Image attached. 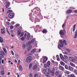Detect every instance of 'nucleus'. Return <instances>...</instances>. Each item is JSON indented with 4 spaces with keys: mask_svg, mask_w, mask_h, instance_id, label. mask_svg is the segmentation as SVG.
Returning a JSON list of instances; mask_svg holds the SVG:
<instances>
[{
    "mask_svg": "<svg viewBox=\"0 0 77 77\" xmlns=\"http://www.w3.org/2000/svg\"><path fill=\"white\" fill-rule=\"evenodd\" d=\"M65 33V29H64L63 30H61L60 31V34L62 38L63 37L62 35H64Z\"/></svg>",
    "mask_w": 77,
    "mask_h": 77,
    "instance_id": "1",
    "label": "nucleus"
},
{
    "mask_svg": "<svg viewBox=\"0 0 77 77\" xmlns=\"http://www.w3.org/2000/svg\"><path fill=\"white\" fill-rule=\"evenodd\" d=\"M60 58L62 60H63V61L64 62H66V60L65 59V58H64L62 54H60Z\"/></svg>",
    "mask_w": 77,
    "mask_h": 77,
    "instance_id": "2",
    "label": "nucleus"
},
{
    "mask_svg": "<svg viewBox=\"0 0 77 77\" xmlns=\"http://www.w3.org/2000/svg\"><path fill=\"white\" fill-rule=\"evenodd\" d=\"M63 40H60V44L59 45V46L60 47H63Z\"/></svg>",
    "mask_w": 77,
    "mask_h": 77,
    "instance_id": "3",
    "label": "nucleus"
},
{
    "mask_svg": "<svg viewBox=\"0 0 77 77\" xmlns=\"http://www.w3.org/2000/svg\"><path fill=\"white\" fill-rule=\"evenodd\" d=\"M69 59L72 62H75V59L72 57H69Z\"/></svg>",
    "mask_w": 77,
    "mask_h": 77,
    "instance_id": "4",
    "label": "nucleus"
},
{
    "mask_svg": "<svg viewBox=\"0 0 77 77\" xmlns=\"http://www.w3.org/2000/svg\"><path fill=\"white\" fill-rule=\"evenodd\" d=\"M31 60H32V58L31 56L29 57L26 59V61L28 62H30Z\"/></svg>",
    "mask_w": 77,
    "mask_h": 77,
    "instance_id": "5",
    "label": "nucleus"
},
{
    "mask_svg": "<svg viewBox=\"0 0 77 77\" xmlns=\"http://www.w3.org/2000/svg\"><path fill=\"white\" fill-rule=\"evenodd\" d=\"M14 16V15L13 13H11L8 14V17L10 18H12Z\"/></svg>",
    "mask_w": 77,
    "mask_h": 77,
    "instance_id": "6",
    "label": "nucleus"
},
{
    "mask_svg": "<svg viewBox=\"0 0 77 77\" xmlns=\"http://www.w3.org/2000/svg\"><path fill=\"white\" fill-rule=\"evenodd\" d=\"M10 5V2H8L6 3V5H5V7L6 8H9V6Z\"/></svg>",
    "mask_w": 77,
    "mask_h": 77,
    "instance_id": "7",
    "label": "nucleus"
},
{
    "mask_svg": "<svg viewBox=\"0 0 77 77\" xmlns=\"http://www.w3.org/2000/svg\"><path fill=\"white\" fill-rule=\"evenodd\" d=\"M47 59H48V58H47V57H45L43 59V63H44L45 62H46V61L47 60Z\"/></svg>",
    "mask_w": 77,
    "mask_h": 77,
    "instance_id": "8",
    "label": "nucleus"
},
{
    "mask_svg": "<svg viewBox=\"0 0 77 77\" xmlns=\"http://www.w3.org/2000/svg\"><path fill=\"white\" fill-rule=\"evenodd\" d=\"M24 37H23L21 38V39L22 41H24V39H25V38H26V36H27V34H26V33L24 35Z\"/></svg>",
    "mask_w": 77,
    "mask_h": 77,
    "instance_id": "9",
    "label": "nucleus"
},
{
    "mask_svg": "<svg viewBox=\"0 0 77 77\" xmlns=\"http://www.w3.org/2000/svg\"><path fill=\"white\" fill-rule=\"evenodd\" d=\"M1 33L2 34H5V31L4 30V29H1Z\"/></svg>",
    "mask_w": 77,
    "mask_h": 77,
    "instance_id": "10",
    "label": "nucleus"
},
{
    "mask_svg": "<svg viewBox=\"0 0 77 77\" xmlns=\"http://www.w3.org/2000/svg\"><path fill=\"white\" fill-rule=\"evenodd\" d=\"M19 71H22L23 70V67L21 66H20L19 67Z\"/></svg>",
    "mask_w": 77,
    "mask_h": 77,
    "instance_id": "11",
    "label": "nucleus"
},
{
    "mask_svg": "<svg viewBox=\"0 0 77 77\" xmlns=\"http://www.w3.org/2000/svg\"><path fill=\"white\" fill-rule=\"evenodd\" d=\"M59 68L60 69H61V70H62L63 71H64L65 70V69H64V68L63 67H62V66H60L59 67Z\"/></svg>",
    "mask_w": 77,
    "mask_h": 77,
    "instance_id": "12",
    "label": "nucleus"
},
{
    "mask_svg": "<svg viewBox=\"0 0 77 77\" xmlns=\"http://www.w3.org/2000/svg\"><path fill=\"white\" fill-rule=\"evenodd\" d=\"M26 35H27L26 38L27 39H30V34H26Z\"/></svg>",
    "mask_w": 77,
    "mask_h": 77,
    "instance_id": "13",
    "label": "nucleus"
},
{
    "mask_svg": "<svg viewBox=\"0 0 77 77\" xmlns=\"http://www.w3.org/2000/svg\"><path fill=\"white\" fill-rule=\"evenodd\" d=\"M64 72L65 74H69L70 73V72H69V71H68L66 70H65L64 71Z\"/></svg>",
    "mask_w": 77,
    "mask_h": 77,
    "instance_id": "14",
    "label": "nucleus"
},
{
    "mask_svg": "<svg viewBox=\"0 0 77 77\" xmlns=\"http://www.w3.org/2000/svg\"><path fill=\"white\" fill-rule=\"evenodd\" d=\"M38 66L36 65H35L33 67V69H35L36 68H37Z\"/></svg>",
    "mask_w": 77,
    "mask_h": 77,
    "instance_id": "15",
    "label": "nucleus"
},
{
    "mask_svg": "<svg viewBox=\"0 0 77 77\" xmlns=\"http://www.w3.org/2000/svg\"><path fill=\"white\" fill-rule=\"evenodd\" d=\"M17 33L18 35H20L21 34V31L20 30H18Z\"/></svg>",
    "mask_w": 77,
    "mask_h": 77,
    "instance_id": "16",
    "label": "nucleus"
},
{
    "mask_svg": "<svg viewBox=\"0 0 77 77\" xmlns=\"http://www.w3.org/2000/svg\"><path fill=\"white\" fill-rule=\"evenodd\" d=\"M77 30H76L75 32V34L74 36V38H77Z\"/></svg>",
    "mask_w": 77,
    "mask_h": 77,
    "instance_id": "17",
    "label": "nucleus"
},
{
    "mask_svg": "<svg viewBox=\"0 0 77 77\" xmlns=\"http://www.w3.org/2000/svg\"><path fill=\"white\" fill-rule=\"evenodd\" d=\"M68 69H69V70L70 71H72V70L73 69V68L71 66H69Z\"/></svg>",
    "mask_w": 77,
    "mask_h": 77,
    "instance_id": "18",
    "label": "nucleus"
},
{
    "mask_svg": "<svg viewBox=\"0 0 77 77\" xmlns=\"http://www.w3.org/2000/svg\"><path fill=\"white\" fill-rule=\"evenodd\" d=\"M56 57H57V60H58V61H60V58H59V55H57Z\"/></svg>",
    "mask_w": 77,
    "mask_h": 77,
    "instance_id": "19",
    "label": "nucleus"
},
{
    "mask_svg": "<svg viewBox=\"0 0 77 77\" xmlns=\"http://www.w3.org/2000/svg\"><path fill=\"white\" fill-rule=\"evenodd\" d=\"M60 64L61 65H62V66H64L65 64V63H64V62H63V61H61L60 63Z\"/></svg>",
    "mask_w": 77,
    "mask_h": 77,
    "instance_id": "20",
    "label": "nucleus"
},
{
    "mask_svg": "<svg viewBox=\"0 0 77 77\" xmlns=\"http://www.w3.org/2000/svg\"><path fill=\"white\" fill-rule=\"evenodd\" d=\"M70 65L71 66H73V67H74V66H75V64H74V63H70Z\"/></svg>",
    "mask_w": 77,
    "mask_h": 77,
    "instance_id": "21",
    "label": "nucleus"
},
{
    "mask_svg": "<svg viewBox=\"0 0 77 77\" xmlns=\"http://www.w3.org/2000/svg\"><path fill=\"white\" fill-rule=\"evenodd\" d=\"M67 13L68 14H71V12H72V10H68L67 11Z\"/></svg>",
    "mask_w": 77,
    "mask_h": 77,
    "instance_id": "22",
    "label": "nucleus"
},
{
    "mask_svg": "<svg viewBox=\"0 0 77 77\" xmlns=\"http://www.w3.org/2000/svg\"><path fill=\"white\" fill-rule=\"evenodd\" d=\"M66 24V23L65 22L62 26V28H63V29H65V26Z\"/></svg>",
    "mask_w": 77,
    "mask_h": 77,
    "instance_id": "23",
    "label": "nucleus"
},
{
    "mask_svg": "<svg viewBox=\"0 0 77 77\" xmlns=\"http://www.w3.org/2000/svg\"><path fill=\"white\" fill-rule=\"evenodd\" d=\"M0 42L2 43L3 42V38H2V37H0Z\"/></svg>",
    "mask_w": 77,
    "mask_h": 77,
    "instance_id": "24",
    "label": "nucleus"
},
{
    "mask_svg": "<svg viewBox=\"0 0 77 77\" xmlns=\"http://www.w3.org/2000/svg\"><path fill=\"white\" fill-rule=\"evenodd\" d=\"M36 49L35 48L34 49H33L32 50L31 53H35V52L36 51Z\"/></svg>",
    "mask_w": 77,
    "mask_h": 77,
    "instance_id": "25",
    "label": "nucleus"
},
{
    "mask_svg": "<svg viewBox=\"0 0 77 77\" xmlns=\"http://www.w3.org/2000/svg\"><path fill=\"white\" fill-rule=\"evenodd\" d=\"M50 65V61H48L47 63V66L48 67Z\"/></svg>",
    "mask_w": 77,
    "mask_h": 77,
    "instance_id": "26",
    "label": "nucleus"
},
{
    "mask_svg": "<svg viewBox=\"0 0 77 77\" xmlns=\"http://www.w3.org/2000/svg\"><path fill=\"white\" fill-rule=\"evenodd\" d=\"M47 30L46 29H43L42 32H43L44 33H47Z\"/></svg>",
    "mask_w": 77,
    "mask_h": 77,
    "instance_id": "27",
    "label": "nucleus"
},
{
    "mask_svg": "<svg viewBox=\"0 0 77 77\" xmlns=\"http://www.w3.org/2000/svg\"><path fill=\"white\" fill-rule=\"evenodd\" d=\"M51 73L52 75V76H54V71L52 70Z\"/></svg>",
    "mask_w": 77,
    "mask_h": 77,
    "instance_id": "28",
    "label": "nucleus"
},
{
    "mask_svg": "<svg viewBox=\"0 0 77 77\" xmlns=\"http://www.w3.org/2000/svg\"><path fill=\"white\" fill-rule=\"evenodd\" d=\"M55 74H56V75H58L59 74V72L58 71L56 72L55 73Z\"/></svg>",
    "mask_w": 77,
    "mask_h": 77,
    "instance_id": "29",
    "label": "nucleus"
},
{
    "mask_svg": "<svg viewBox=\"0 0 77 77\" xmlns=\"http://www.w3.org/2000/svg\"><path fill=\"white\" fill-rule=\"evenodd\" d=\"M74 73L76 75H77V70H74Z\"/></svg>",
    "mask_w": 77,
    "mask_h": 77,
    "instance_id": "30",
    "label": "nucleus"
},
{
    "mask_svg": "<svg viewBox=\"0 0 77 77\" xmlns=\"http://www.w3.org/2000/svg\"><path fill=\"white\" fill-rule=\"evenodd\" d=\"M43 72L45 74H46V73H47V72H46V70H45V69H43Z\"/></svg>",
    "mask_w": 77,
    "mask_h": 77,
    "instance_id": "31",
    "label": "nucleus"
},
{
    "mask_svg": "<svg viewBox=\"0 0 77 77\" xmlns=\"http://www.w3.org/2000/svg\"><path fill=\"white\" fill-rule=\"evenodd\" d=\"M65 67L66 69H69V68H68V66H67V65H65Z\"/></svg>",
    "mask_w": 77,
    "mask_h": 77,
    "instance_id": "32",
    "label": "nucleus"
},
{
    "mask_svg": "<svg viewBox=\"0 0 77 77\" xmlns=\"http://www.w3.org/2000/svg\"><path fill=\"white\" fill-rule=\"evenodd\" d=\"M32 64L31 63L29 64V68H30H30H32Z\"/></svg>",
    "mask_w": 77,
    "mask_h": 77,
    "instance_id": "33",
    "label": "nucleus"
},
{
    "mask_svg": "<svg viewBox=\"0 0 77 77\" xmlns=\"http://www.w3.org/2000/svg\"><path fill=\"white\" fill-rule=\"evenodd\" d=\"M12 11L11 10H9L8 11H7V13H10V12H12Z\"/></svg>",
    "mask_w": 77,
    "mask_h": 77,
    "instance_id": "34",
    "label": "nucleus"
},
{
    "mask_svg": "<svg viewBox=\"0 0 77 77\" xmlns=\"http://www.w3.org/2000/svg\"><path fill=\"white\" fill-rule=\"evenodd\" d=\"M1 72L2 74V75H4V74H5V72L4 71H1Z\"/></svg>",
    "mask_w": 77,
    "mask_h": 77,
    "instance_id": "35",
    "label": "nucleus"
},
{
    "mask_svg": "<svg viewBox=\"0 0 77 77\" xmlns=\"http://www.w3.org/2000/svg\"><path fill=\"white\" fill-rule=\"evenodd\" d=\"M66 51H68V52H69V53H70V52H71V51L68 49H66Z\"/></svg>",
    "mask_w": 77,
    "mask_h": 77,
    "instance_id": "36",
    "label": "nucleus"
},
{
    "mask_svg": "<svg viewBox=\"0 0 77 77\" xmlns=\"http://www.w3.org/2000/svg\"><path fill=\"white\" fill-rule=\"evenodd\" d=\"M63 42L65 44V45H66V40H63Z\"/></svg>",
    "mask_w": 77,
    "mask_h": 77,
    "instance_id": "37",
    "label": "nucleus"
},
{
    "mask_svg": "<svg viewBox=\"0 0 77 77\" xmlns=\"http://www.w3.org/2000/svg\"><path fill=\"white\" fill-rule=\"evenodd\" d=\"M1 53H2V55H5V53L3 51H2Z\"/></svg>",
    "mask_w": 77,
    "mask_h": 77,
    "instance_id": "38",
    "label": "nucleus"
},
{
    "mask_svg": "<svg viewBox=\"0 0 77 77\" xmlns=\"http://www.w3.org/2000/svg\"><path fill=\"white\" fill-rule=\"evenodd\" d=\"M48 71L49 73H51V71L50 69H48Z\"/></svg>",
    "mask_w": 77,
    "mask_h": 77,
    "instance_id": "39",
    "label": "nucleus"
},
{
    "mask_svg": "<svg viewBox=\"0 0 77 77\" xmlns=\"http://www.w3.org/2000/svg\"><path fill=\"white\" fill-rule=\"evenodd\" d=\"M23 35H24V32H22L21 33V34L20 35L21 37H22V36H23Z\"/></svg>",
    "mask_w": 77,
    "mask_h": 77,
    "instance_id": "40",
    "label": "nucleus"
},
{
    "mask_svg": "<svg viewBox=\"0 0 77 77\" xmlns=\"http://www.w3.org/2000/svg\"><path fill=\"white\" fill-rule=\"evenodd\" d=\"M25 47H26V45H25V44H23V48H25Z\"/></svg>",
    "mask_w": 77,
    "mask_h": 77,
    "instance_id": "41",
    "label": "nucleus"
},
{
    "mask_svg": "<svg viewBox=\"0 0 77 77\" xmlns=\"http://www.w3.org/2000/svg\"><path fill=\"white\" fill-rule=\"evenodd\" d=\"M20 24H16V27H19L20 26Z\"/></svg>",
    "mask_w": 77,
    "mask_h": 77,
    "instance_id": "42",
    "label": "nucleus"
},
{
    "mask_svg": "<svg viewBox=\"0 0 77 77\" xmlns=\"http://www.w3.org/2000/svg\"><path fill=\"white\" fill-rule=\"evenodd\" d=\"M3 50L5 52V53H6L7 51H6V50L5 49V48H4L3 49Z\"/></svg>",
    "mask_w": 77,
    "mask_h": 77,
    "instance_id": "43",
    "label": "nucleus"
},
{
    "mask_svg": "<svg viewBox=\"0 0 77 77\" xmlns=\"http://www.w3.org/2000/svg\"><path fill=\"white\" fill-rule=\"evenodd\" d=\"M38 77V74H35L34 76V77Z\"/></svg>",
    "mask_w": 77,
    "mask_h": 77,
    "instance_id": "44",
    "label": "nucleus"
},
{
    "mask_svg": "<svg viewBox=\"0 0 77 77\" xmlns=\"http://www.w3.org/2000/svg\"><path fill=\"white\" fill-rule=\"evenodd\" d=\"M64 56L65 59H68V57H67V56H66V55H64Z\"/></svg>",
    "mask_w": 77,
    "mask_h": 77,
    "instance_id": "45",
    "label": "nucleus"
},
{
    "mask_svg": "<svg viewBox=\"0 0 77 77\" xmlns=\"http://www.w3.org/2000/svg\"><path fill=\"white\" fill-rule=\"evenodd\" d=\"M35 41V40L34 39H32L31 40L30 43H33V42Z\"/></svg>",
    "mask_w": 77,
    "mask_h": 77,
    "instance_id": "46",
    "label": "nucleus"
},
{
    "mask_svg": "<svg viewBox=\"0 0 77 77\" xmlns=\"http://www.w3.org/2000/svg\"><path fill=\"white\" fill-rule=\"evenodd\" d=\"M11 54L12 55H14V52H13V51H11Z\"/></svg>",
    "mask_w": 77,
    "mask_h": 77,
    "instance_id": "47",
    "label": "nucleus"
},
{
    "mask_svg": "<svg viewBox=\"0 0 77 77\" xmlns=\"http://www.w3.org/2000/svg\"><path fill=\"white\" fill-rule=\"evenodd\" d=\"M2 58L0 57V63H2Z\"/></svg>",
    "mask_w": 77,
    "mask_h": 77,
    "instance_id": "48",
    "label": "nucleus"
},
{
    "mask_svg": "<svg viewBox=\"0 0 77 77\" xmlns=\"http://www.w3.org/2000/svg\"><path fill=\"white\" fill-rule=\"evenodd\" d=\"M13 28H14V26H11L10 29H13Z\"/></svg>",
    "mask_w": 77,
    "mask_h": 77,
    "instance_id": "49",
    "label": "nucleus"
},
{
    "mask_svg": "<svg viewBox=\"0 0 77 77\" xmlns=\"http://www.w3.org/2000/svg\"><path fill=\"white\" fill-rule=\"evenodd\" d=\"M32 48V46H30L29 47V49H31V48Z\"/></svg>",
    "mask_w": 77,
    "mask_h": 77,
    "instance_id": "50",
    "label": "nucleus"
},
{
    "mask_svg": "<svg viewBox=\"0 0 77 77\" xmlns=\"http://www.w3.org/2000/svg\"><path fill=\"white\" fill-rule=\"evenodd\" d=\"M58 48H59L60 50H61V48L60 47L59 45H58Z\"/></svg>",
    "mask_w": 77,
    "mask_h": 77,
    "instance_id": "51",
    "label": "nucleus"
},
{
    "mask_svg": "<svg viewBox=\"0 0 77 77\" xmlns=\"http://www.w3.org/2000/svg\"><path fill=\"white\" fill-rule=\"evenodd\" d=\"M44 66L45 68H46L47 67V64H45L44 65Z\"/></svg>",
    "mask_w": 77,
    "mask_h": 77,
    "instance_id": "52",
    "label": "nucleus"
},
{
    "mask_svg": "<svg viewBox=\"0 0 77 77\" xmlns=\"http://www.w3.org/2000/svg\"><path fill=\"white\" fill-rule=\"evenodd\" d=\"M75 28H73V32H74L75 31Z\"/></svg>",
    "mask_w": 77,
    "mask_h": 77,
    "instance_id": "53",
    "label": "nucleus"
},
{
    "mask_svg": "<svg viewBox=\"0 0 77 77\" xmlns=\"http://www.w3.org/2000/svg\"><path fill=\"white\" fill-rule=\"evenodd\" d=\"M16 74L17 76V77H20V75L18 74V73H17Z\"/></svg>",
    "mask_w": 77,
    "mask_h": 77,
    "instance_id": "54",
    "label": "nucleus"
},
{
    "mask_svg": "<svg viewBox=\"0 0 77 77\" xmlns=\"http://www.w3.org/2000/svg\"><path fill=\"white\" fill-rule=\"evenodd\" d=\"M0 57H3V55H2L1 54H0Z\"/></svg>",
    "mask_w": 77,
    "mask_h": 77,
    "instance_id": "55",
    "label": "nucleus"
},
{
    "mask_svg": "<svg viewBox=\"0 0 77 77\" xmlns=\"http://www.w3.org/2000/svg\"><path fill=\"white\" fill-rule=\"evenodd\" d=\"M75 24H74L73 26V28H75V26H76Z\"/></svg>",
    "mask_w": 77,
    "mask_h": 77,
    "instance_id": "56",
    "label": "nucleus"
},
{
    "mask_svg": "<svg viewBox=\"0 0 77 77\" xmlns=\"http://www.w3.org/2000/svg\"><path fill=\"white\" fill-rule=\"evenodd\" d=\"M53 59L54 60H55V59H56V57H55L54 56L53 57Z\"/></svg>",
    "mask_w": 77,
    "mask_h": 77,
    "instance_id": "57",
    "label": "nucleus"
},
{
    "mask_svg": "<svg viewBox=\"0 0 77 77\" xmlns=\"http://www.w3.org/2000/svg\"><path fill=\"white\" fill-rule=\"evenodd\" d=\"M2 63H3H3H4V59H2Z\"/></svg>",
    "mask_w": 77,
    "mask_h": 77,
    "instance_id": "58",
    "label": "nucleus"
},
{
    "mask_svg": "<svg viewBox=\"0 0 77 77\" xmlns=\"http://www.w3.org/2000/svg\"><path fill=\"white\" fill-rule=\"evenodd\" d=\"M11 36H12V37H14V34H11Z\"/></svg>",
    "mask_w": 77,
    "mask_h": 77,
    "instance_id": "59",
    "label": "nucleus"
},
{
    "mask_svg": "<svg viewBox=\"0 0 77 77\" xmlns=\"http://www.w3.org/2000/svg\"><path fill=\"white\" fill-rule=\"evenodd\" d=\"M74 12L76 13V14L77 13V10H76L74 11Z\"/></svg>",
    "mask_w": 77,
    "mask_h": 77,
    "instance_id": "60",
    "label": "nucleus"
},
{
    "mask_svg": "<svg viewBox=\"0 0 77 77\" xmlns=\"http://www.w3.org/2000/svg\"><path fill=\"white\" fill-rule=\"evenodd\" d=\"M38 52H39V53H40V52H41V49H38Z\"/></svg>",
    "mask_w": 77,
    "mask_h": 77,
    "instance_id": "61",
    "label": "nucleus"
},
{
    "mask_svg": "<svg viewBox=\"0 0 77 77\" xmlns=\"http://www.w3.org/2000/svg\"><path fill=\"white\" fill-rule=\"evenodd\" d=\"M30 75L31 76V77H32V73H30Z\"/></svg>",
    "mask_w": 77,
    "mask_h": 77,
    "instance_id": "62",
    "label": "nucleus"
},
{
    "mask_svg": "<svg viewBox=\"0 0 77 77\" xmlns=\"http://www.w3.org/2000/svg\"><path fill=\"white\" fill-rule=\"evenodd\" d=\"M58 77H62V75H60L58 76Z\"/></svg>",
    "mask_w": 77,
    "mask_h": 77,
    "instance_id": "63",
    "label": "nucleus"
},
{
    "mask_svg": "<svg viewBox=\"0 0 77 77\" xmlns=\"http://www.w3.org/2000/svg\"><path fill=\"white\" fill-rule=\"evenodd\" d=\"M15 57H17L18 56V55L17 54H15Z\"/></svg>",
    "mask_w": 77,
    "mask_h": 77,
    "instance_id": "64",
    "label": "nucleus"
}]
</instances>
